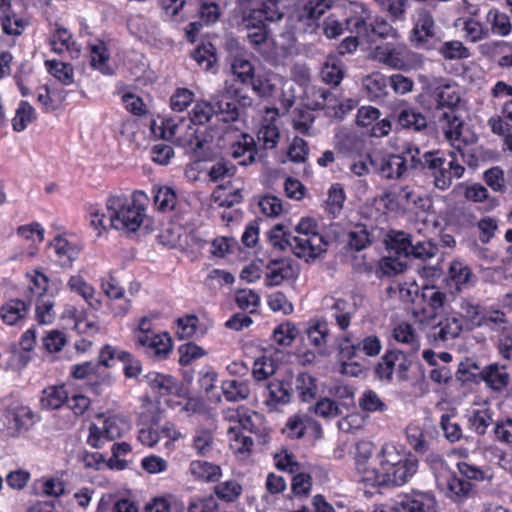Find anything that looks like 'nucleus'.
I'll list each match as a JSON object with an SVG mask.
<instances>
[{
  "mask_svg": "<svg viewBox=\"0 0 512 512\" xmlns=\"http://www.w3.org/2000/svg\"><path fill=\"white\" fill-rule=\"evenodd\" d=\"M440 427L444 432L445 438L450 443L458 442L463 437L460 424L453 421V416L450 414L446 413L441 416Z\"/></svg>",
  "mask_w": 512,
  "mask_h": 512,
  "instance_id": "nucleus-59",
  "label": "nucleus"
},
{
  "mask_svg": "<svg viewBox=\"0 0 512 512\" xmlns=\"http://www.w3.org/2000/svg\"><path fill=\"white\" fill-rule=\"evenodd\" d=\"M355 466L360 476V481L367 484L368 472L374 471L375 467H370L368 461L373 455L374 445L370 441H359L355 447Z\"/></svg>",
  "mask_w": 512,
  "mask_h": 512,
  "instance_id": "nucleus-23",
  "label": "nucleus"
},
{
  "mask_svg": "<svg viewBox=\"0 0 512 512\" xmlns=\"http://www.w3.org/2000/svg\"><path fill=\"white\" fill-rule=\"evenodd\" d=\"M313 412L324 418V419H334L341 415V409L338 404L329 398H322L318 400L313 406Z\"/></svg>",
  "mask_w": 512,
  "mask_h": 512,
  "instance_id": "nucleus-60",
  "label": "nucleus"
},
{
  "mask_svg": "<svg viewBox=\"0 0 512 512\" xmlns=\"http://www.w3.org/2000/svg\"><path fill=\"white\" fill-rule=\"evenodd\" d=\"M215 443L214 435L209 429H197L192 440V447L198 455L206 457Z\"/></svg>",
  "mask_w": 512,
  "mask_h": 512,
  "instance_id": "nucleus-41",
  "label": "nucleus"
},
{
  "mask_svg": "<svg viewBox=\"0 0 512 512\" xmlns=\"http://www.w3.org/2000/svg\"><path fill=\"white\" fill-rule=\"evenodd\" d=\"M493 423V412L489 408L476 409L468 416V424L478 435H484Z\"/></svg>",
  "mask_w": 512,
  "mask_h": 512,
  "instance_id": "nucleus-33",
  "label": "nucleus"
},
{
  "mask_svg": "<svg viewBox=\"0 0 512 512\" xmlns=\"http://www.w3.org/2000/svg\"><path fill=\"white\" fill-rule=\"evenodd\" d=\"M328 325L325 321H315L306 330L311 345L317 348H324L328 338Z\"/></svg>",
  "mask_w": 512,
  "mask_h": 512,
  "instance_id": "nucleus-49",
  "label": "nucleus"
},
{
  "mask_svg": "<svg viewBox=\"0 0 512 512\" xmlns=\"http://www.w3.org/2000/svg\"><path fill=\"white\" fill-rule=\"evenodd\" d=\"M459 309L461 318L471 325L468 329L473 327L484 326L483 321V307L480 302L473 297H462L459 300Z\"/></svg>",
  "mask_w": 512,
  "mask_h": 512,
  "instance_id": "nucleus-22",
  "label": "nucleus"
},
{
  "mask_svg": "<svg viewBox=\"0 0 512 512\" xmlns=\"http://www.w3.org/2000/svg\"><path fill=\"white\" fill-rule=\"evenodd\" d=\"M360 409L367 413H383L387 410L386 403L371 389H366L358 399Z\"/></svg>",
  "mask_w": 512,
  "mask_h": 512,
  "instance_id": "nucleus-38",
  "label": "nucleus"
},
{
  "mask_svg": "<svg viewBox=\"0 0 512 512\" xmlns=\"http://www.w3.org/2000/svg\"><path fill=\"white\" fill-rule=\"evenodd\" d=\"M33 412L27 407H17L9 413V421L18 431H27L33 425Z\"/></svg>",
  "mask_w": 512,
  "mask_h": 512,
  "instance_id": "nucleus-51",
  "label": "nucleus"
},
{
  "mask_svg": "<svg viewBox=\"0 0 512 512\" xmlns=\"http://www.w3.org/2000/svg\"><path fill=\"white\" fill-rule=\"evenodd\" d=\"M68 400V393L63 385L49 386L42 391L40 407L45 410L60 408Z\"/></svg>",
  "mask_w": 512,
  "mask_h": 512,
  "instance_id": "nucleus-25",
  "label": "nucleus"
},
{
  "mask_svg": "<svg viewBox=\"0 0 512 512\" xmlns=\"http://www.w3.org/2000/svg\"><path fill=\"white\" fill-rule=\"evenodd\" d=\"M316 102L315 106L318 109L324 108H338L341 114L345 113L344 105L340 103L334 93L329 89L319 88L315 91Z\"/></svg>",
  "mask_w": 512,
  "mask_h": 512,
  "instance_id": "nucleus-57",
  "label": "nucleus"
},
{
  "mask_svg": "<svg viewBox=\"0 0 512 512\" xmlns=\"http://www.w3.org/2000/svg\"><path fill=\"white\" fill-rule=\"evenodd\" d=\"M121 435L122 429L116 419L108 418L103 421L102 426L90 424L87 442L94 448H101L106 442L113 441Z\"/></svg>",
  "mask_w": 512,
  "mask_h": 512,
  "instance_id": "nucleus-13",
  "label": "nucleus"
},
{
  "mask_svg": "<svg viewBox=\"0 0 512 512\" xmlns=\"http://www.w3.org/2000/svg\"><path fill=\"white\" fill-rule=\"evenodd\" d=\"M328 5L322 1L309 0L299 6L294 12L296 27L304 33H313L319 27V19L325 13Z\"/></svg>",
  "mask_w": 512,
  "mask_h": 512,
  "instance_id": "nucleus-9",
  "label": "nucleus"
},
{
  "mask_svg": "<svg viewBox=\"0 0 512 512\" xmlns=\"http://www.w3.org/2000/svg\"><path fill=\"white\" fill-rule=\"evenodd\" d=\"M414 366H422L414 352L388 350L380 358L374 372L382 382H391L394 373L398 382H407L410 380L409 372Z\"/></svg>",
  "mask_w": 512,
  "mask_h": 512,
  "instance_id": "nucleus-5",
  "label": "nucleus"
},
{
  "mask_svg": "<svg viewBox=\"0 0 512 512\" xmlns=\"http://www.w3.org/2000/svg\"><path fill=\"white\" fill-rule=\"evenodd\" d=\"M423 301L433 311H437L442 308L446 302V293L440 291L434 286H425L421 293Z\"/></svg>",
  "mask_w": 512,
  "mask_h": 512,
  "instance_id": "nucleus-63",
  "label": "nucleus"
},
{
  "mask_svg": "<svg viewBox=\"0 0 512 512\" xmlns=\"http://www.w3.org/2000/svg\"><path fill=\"white\" fill-rule=\"evenodd\" d=\"M374 229H369L364 224H358L348 233V246L355 250L361 251L371 245L373 241Z\"/></svg>",
  "mask_w": 512,
  "mask_h": 512,
  "instance_id": "nucleus-28",
  "label": "nucleus"
},
{
  "mask_svg": "<svg viewBox=\"0 0 512 512\" xmlns=\"http://www.w3.org/2000/svg\"><path fill=\"white\" fill-rule=\"evenodd\" d=\"M397 512H439L432 492L412 491L397 503Z\"/></svg>",
  "mask_w": 512,
  "mask_h": 512,
  "instance_id": "nucleus-12",
  "label": "nucleus"
},
{
  "mask_svg": "<svg viewBox=\"0 0 512 512\" xmlns=\"http://www.w3.org/2000/svg\"><path fill=\"white\" fill-rule=\"evenodd\" d=\"M222 391L227 401L245 400L250 395V389L245 382L228 380L222 383Z\"/></svg>",
  "mask_w": 512,
  "mask_h": 512,
  "instance_id": "nucleus-39",
  "label": "nucleus"
},
{
  "mask_svg": "<svg viewBox=\"0 0 512 512\" xmlns=\"http://www.w3.org/2000/svg\"><path fill=\"white\" fill-rule=\"evenodd\" d=\"M268 240L273 248L285 250L290 248L293 252V235L285 230L283 224H276L268 232Z\"/></svg>",
  "mask_w": 512,
  "mask_h": 512,
  "instance_id": "nucleus-37",
  "label": "nucleus"
},
{
  "mask_svg": "<svg viewBox=\"0 0 512 512\" xmlns=\"http://www.w3.org/2000/svg\"><path fill=\"white\" fill-rule=\"evenodd\" d=\"M388 78L384 75L376 73L368 76L364 80V86L371 100L382 101L387 95Z\"/></svg>",
  "mask_w": 512,
  "mask_h": 512,
  "instance_id": "nucleus-30",
  "label": "nucleus"
},
{
  "mask_svg": "<svg viewBox=\"0 0 512 512\" xmlns=\"http://www.w3.org/2000/svg\"><path fill=\"white\" fill-rule=\"evenodd\" d=\"M446 158L447 156L441 151H426V159H424L425 161L422 173L425 176L432 178L433 181Z\"/></svg>",
  "mask_w": 512,
  "mask_h": 512,
  "instance_id": "nucleus-53",
  "label": "nucleus"
},
{
  "mask_svg": "<svg viewBox=\"0 0 512 512\" xmlns=\"http://www.w3.org/2000/svg\"><path fill=\"white\" fill-rule=\"evenodd\" d=\"M231 70L233 74L241 81V83L246 84L253 78L254 68L250 61L241 58L235 57L231 62Z\"/></svg>",
  "mask_w": 512,
  "mask_h": 512,
  "instance_id": "nucleus-61",
  "label": "nucleus"
},
{
  "mask_svg": "<svg viewBox=\"0 0 512 512\" xmlns=\"http://www.w3.org/2000/svg\"><path fill=\"white\" fill-rule=\"evenodd\" d=\"M145 200L142 191H135L131 198L125 195L110 196L106 201V212L98 208L90 210V223L95 229L136 232L145 217Z\"/></svg>",
  "mask_w": 512,
  "mask_h": 512,
  "instance_id": "nucleus-1",
  "label": "nucleus"
},
{
  "mask_svg": "<svg viewBox=\"0 0 512 512\" xmlns=\"http://www.w3.org/2000/svg\"><path fill=\"white\" fill-rule=\"evenodd\" d=\"M373 56L378 62L396 70H405L409 67V51L404 45L377 46Z\"/></svg>",
  "mask_w": 512,
  "mask_h": 512,
  "instance_id": "nucleus-11",
  "label": "nucleus"
},
{
  "mask_svg": "<svg viewBox=\"0 0 512 512\" xmlns=\"http://www.w3.org/2000/svg\"><path fill=\"white\" fill-rule=\"evenodd\" d=\"M377 466L368 472L367 485L380 488H397L410 481L418 469V459L395 445H382L375 458Z\"/></svg>",
  "mask_w": 512,
  "mask_h": 512,
  "instance_id": "nucleus-2",
  "label": "nucleus"
},
{
  "mask_svg": "<svg viewBox=\"0 0 512 512\" xmlns=\"http://www.w3.org/2000/svg\"><path fill=\"white\" fill-rule=\"evenodd\" d=\"M464 329L463 320L456 316H448L433 325L429 338L435 342H447L457 338Z\"/></svg>",
  "mask_w": 512,
  "mask_h": 512,
  "instance_id": "nucleus-16",
  "label": "nucleus"
},
{
  "mask_svg": "<svg viewBox=\"0 0 512 512\" xmlns=\"http://www.w3.org/2000/svg\"><path fill=\"white\" fill-rule=\"evenodd\" d=\"M174 143L183 148L187 154L195 161H200L205 158L204 145L205 139L200 138L197 134V130L188 126L187 131L183 135H177Z\"/></svg>",
  "mask_w": 512,
  "mask_h": 512,
  "instance_id": "nucleus-18",
  "label": "nucleus"
},
{
  "mask_svg": "<svg viewBox=\"0 0 512 512\" xmlns=\"http://www.w3.org/2000/svg\"><path fill=\"white\" fill-rule=\"evenodd\" d=\"M27 304L20 299H12L0 309V317L8 325H14L27 313Z\"/></svg>",
  "mask_w": 512,
  "mask_h": 512,
  "instance_id": "nucleus-29",
  "label": "nucleus"
},
{
  "mask_svg": "<svg viewBox=\"0 0 512 512\" xmlns=\"http://www.w3.org/2000/svg\"><path fill=\"white\" fill-rule=\"evenodd\" d=\"M438 252V247L430 240L412 242L409 258L427 260L433 258Z\"/></svg>",
  "mask_w": 512,
  "mask_h": 512,
  "instance_id": "nucleus-62",
  "label": "nucleus"
},
{
  "mask_svg": "<svg viewBox=\"0 0 512 512\" xmlns=\"http://www.w3.org/2000/svg\"><path fill=\"white\" fill-rule=\"evenodd\" d=\"M437 30L432 14L424 8L418 9L410 41L416 48L430 49L438 40Z\"/></svg>",
  "mask_w": 512,
  "mask_h": 512,
  "instance_id": "nucleus-7",
  "label": "nucleus"
},
{
  "mask_svg": "<svg viewBox=\"0 0 512 512\" xmlns=\"http://www.w3.org/2000/svg\"><path fill=\"white\" fill-rule=\"evenodd\" d=\"M400 155H402V159H405L406 161V173L409 170L422 173L424 168V159H426V152H421L420 148L409 144Z\"/></svg>",
  "mask_w": 512,
  "mask_h": 512,
  "instance_id": "nucleus-43",
  "label": "nucleus"
},
{
  "mask_svg": "<svg viewBox=\"0 0 512 512\" xmlns=\"http://www.w3.org/2000/svg\"><path fill=\"white\" fill-rule=\"evenodd\" d=\"M50 249L53 250L54 262L62 268H70L79 255L78 248L61 236L53 239Z\"/></svg>",
  "mask_w": 512,
  "mask_h": 512,
  "instance_id": "nucleus-19",
  "label": "nucleus"
},
{
  "mask_svg": "<svg viewBox=\"0 0 512 512\" xmlns=\"http://www.w3.org/2000/svg\"><path fill=\"white\" fill-rule=\"evenodd\" d=\"M397 123L401 128L416 132L423 131L427 127V119L414 107H405L397 115Z\"/></svg>",
  "mask_w": 512,
  "mask_h": 512,
  "instance_id": "nucleus-24",
  "label": "nucleus"
},
{
  "mask_svg": "<svg viewBox=\"0 0 512 512\" xmlns=\"http://www.w3.org/2000/svg\"><path fill=\"white\" fill-rule=\"evenodd\" d=\"M267 286H278L286 280H294L299 275V267L291 258L271 259L266 265Z\"/></svg>",
  "mask_w": 512,
  "mask_h": 512,
  "instance_id": "nucleus-10",
  "label": "nucleus"
},
{
  "mask_svg": "<svg viewBox=\"0 0 512 512\" xmlns=\"http://www.w3.org/2000/svg\"><path fill=\"white\" fill-rule=\"evenodd\" d=\"M482 369L477 362L470 358L461 361L456 372L457 380L466 383H479L482 380Z\"/></svg>",
  "mask_w": 512,
  "mask_h": 512,
  "instance_id": "nucleus-36",
  "label": "nucleus"
},
{
  "mask_svg": "<svg viewBox=\"0 0 512 512\" xmlns=\"http://www.w3.org/2000/svg\"><path fill=\"white\" fill-rule=\"evenodd\" d=\"M451 498L456 502H461L469 496L472 491V484L460 475H451L447 482Z\"/></svg>",
  "mask_w": 512,
  "mask_h": 512,
  "instance_id": "nucleus-42",
  "label": "nucleus"
},
{
  "mask_svg": "<svg viewBox=\"0 0 512 512\" xmlns=\"http://www.w3.org/2000/svg\"><path fill=\"white\" fill-rule=\"evenodd\" d=\"M487 19L491 22L493 33L506 36L511 32L512 24L506 13L491 9L487 14Z\"/></svg>",
  "mask_w": 512,
  "mask_h": 512,
  "instance_id": "nucleus-48",
  "label": "nucleus"
},
{
  "mask_svg": "<svg viewBox=\"0 0 512 512\" xmlns=\"http://www.w3.org/2000/svg\"><path fill=\"white\" fill-rule=\"evenodd\" d=\"M407 260L401 256L389 254L379 261L376 274L379 278H382L403 273L407 268Z\"/></svg>",
  "mask_w": 512,
  "mask_h": 512,
  "instance_id": "nucleus-26",
  "label": "nucleus"
},
{
  "mask_svg": "<svg viewBox=\"0 0 512 512\" xmlns=\"http://www.w3.org/2000/svg\"><path fill=\"white\" fill-rule=\"evenodd\" d=\"M346 29L357 34L367 43H374L378 39L397 37V31L383 18L371 17L363 12L346 20Z\"/></svg>",
  "mask_w": 512,
  "mask_h": 512,
  "instance_id": "nucleus-6",
  "label": "nucleus"
},
{
  "mask_svg": "<svg viewBox=\"0 0 512 512\" xmlns=\"http://www.w3.org/2000/svg\"><path fill=\"white\" fill-rule=\"evenodd\" d=\"M216 114V108L210 102L197 101L190 113V121L193 125H204Z\"/></svg>",
  "mask_w": 512,
  "mask_h": 512,
  "instance_id": "nucleus-45",
  "label": "nucleus"
},
{
  "mask_svg": "<svg viewBox=\"0 0 512 512\" xmlns=\"http://www.w3.org/2000/svg\"><path fill=\"white\" fill-rule=\"evenodd\" d=\"M36 111L27 101H20L12 119V127L15 131L21 132L27 128L29 124L36 120Z\"/></svg>",
  "mask_w": 512,
  "mask_h": 512,
  "instance_id": "nucleus-32",
  "label": "nucleus"
},
{
  "mask_svg": "<svg viewBox=\"0 0 512 512\" xmlns=\"http://www.w3.org/2000/svg\"><path fill=\"white\" fill-rule=\"evenodd\" d=\"M192 58L205 71H209L216 62L215 47L210 43L199 45L193 52Z\"/></svg>",
  "mask_w": 512,
  "mask_h": 512,
  "instance_id": "nucleus-44",
  "label": "nucleus"
},
{
  "mask_svg": "<svg viewBox=\"0 0 512 512\" xmlns=\"http://www.w3.org/2000/svg\"><path fill=\"white\" fill-rule=\"evenodd\" d=\"M278 364L268 356H262L254 361L252 374L257 381L266 380L276 373Z\"/></svg>",
  "mask_w": 512,
  "mask_h": 512,
  "instance_id": "nucleus-47",
  "label": "nucleus"
},
{
  "mask_svg": "<svg viewBox=\"0 0 512 512\" xmlns=\"http://www.w3.org/2000/svg\"><path fill=\"white\" fill-rule=\"evenodd\" d=\"M464 172V166L458 163L454 153H450L435 175L433 184L437 189L444 191L452 185L453 179L461 178Z\"/></svg>",
  "mask_w": 512,
  "mask_h": 512,
  "instance_id": "nucleus-17",
  "label": "nucleus"
},
{
  "mask_svg": "<svg viewBox=\"0 0 512 512\" xmlns=\"http://www.w3.org/2000/svg\"><path fill=\"white\" fill-rule=\"evenodd\" d=\"M154 202L158 210L162 212L171 211L177 203L176 192L168 186L160 187L155 192Z\"/></svg>",
  "mask_w": 512,
  "mask_h": 512,
  "instance_id": "nucleus-50",
  "label": "nucleus"
},
{
  "mask_svg": "<svg viewBox=\"0 0 512 512\" xmlns=\"http://www.w3.org/2000/svg\"><path fill=\"white\" fill-rule=\"evenodd\" d=\"M171 350L172 340L167 333L153 334L145 348V353L158 360H163L169 355Z\"/></svg>",
  "mask_w": 512,
  "mask_h": 512,
  "instance_id": "nucleus-27",
  "label": "nucleus"
},
{
  "mask_svg": "<svg viewBox=\"0 0 512 512\" xmlns=\"http://www.w3.org/2000/svg\"><path fill=\"white\" fill-rule=\"evenodd\" d=\"M435 109L433 117L449 140H458L462 134L463 121L457 115L460 95L456 85L444 84L433 91Z\"/></svg>",
  "mask_w": 512,
  "mask_h": 512,
  "instance_id": "nucleus-3",
  "label": "nucleus"
},
{
  "mask_svg": "<svg viewBox=\"0 0 512 512\" xmlns=\"http://www.w3.org/2000/svg\"><path fill=\"white\" fill-rule=\"evenodd\" d=\"M48 71L62 84L69 85L73 82V68L70 64L56 60L47 61Z\"/></svg>",
  "mask_w": 512,
  "mask_h": 512,
  "instance_id": "nucleus-54",
  "label": "nucleus"
},
{
  "mask_svg": "<svg viewBox=\"0 0 512 512\" xmlns=\"http://www.w3.org/2000/svg\"><path fill=\"white\" fill-rule=\"evenodd\" d=\"M332 317L335 319L337 325L341 330H346L351 322V317L354 314V307L344 299L334 300L331 306Z\"/></svg>",
  "mask_w": 512,
  "mask_h": 512,
  "instance_id": "nucleus-34",
  "label": "nucleus"
},
{
  "mask_svg": "<svg viewBox=\"0 0 512 512\" xmlns=\"http://www.w3.org/2000/svg\"><path fill=\"white\" fill-rule=\"evenodd\" d=\"M482 380L493 392H503L510 383V374L505 364L493 362L482 368Z\"/></svg>",
  "mask_w": 512,
  "mask_h": 512,
  "instance_id": "nucleus-15",
  "label": "nucleus"
},
{
  "mask_svg": "<svg viewBox=\"0 0 512 512\" xmlns=\"http://www.w3.org/2000/svg\"><path fill=\"white\" fill-rule=\"evenodd\" d=\"M293 393L297 392L301 402H311L316 399L318 387L316 379L307 372H301L292 377Z\"/></svg>",
  "mask_w": 512,
  "mask_h": 512,
  "instance_id": "nucleus-20",
  "label": "nucleus"
},
{
  "mask_svg": "<svg viewBox=\"0 0 512 512\" xmlns=\"http://www.w3.org/2000/svg\"><path fill=\"white\" fill-rule=\"evenodd\" d=\"M483 178L493 191L500 193L506 191L504 172L500 167L496 166L486 170Z\"/></svg>",
  "mask_w": 512,
  "mask_h": 512,
  "instance_id": "nucleus-64",
  "label": "nucleus"
},
{
  "mask_svg": "<svg viewBox=\"0 0 512 512\" xmlns=\"http://www.w3.org/2000/svg\"><path fill=\"white\" fill-rule=\"evenodd\" d=\"M268 398L266 404L271 408H277L280 405H286L292 401L293 387L292 375L282 379H274L267 384Z\"/></svg>",
  "mask_w": 512,
  "mask_h": 512,
  "instance_id": "nucleus-14",
  "label": "nucleus"
},
{
  "mask_svg": "<svg viewBox=\"0 0 512 512\" xmlns=\"http://www.w3.org/2000/svg\"><path fill=\"white\" fill-rule=\"evenodd\" d=\"M449 272L459 290L462 287H469L471 285L473 273L468 266L463 265L461 262H453Z\"/></svg>",
  "mask_w": 512,
  "mask_h": 512,
  "instance_id": "nucleus-55",
  "label": "nucleus"
},
{
  "mask_svg": "<svg viewBox=\"0 0 512 512\" xmlns=\"http://www.w3.org/2000/svg\"><path fill=\"white\" fill-rule=\"evenodd\" d=\"M145 379L147 384L160 395L170 394L175 387V379L170 375L150 372Z\"/></svg>",
  "mask_w": 512,
  "mask_h": 512,
  "instance_id": "nucleus-40",
  "label": "nucleus"
},
{
  "mask_svg": "<svg viewBox=\"0 0 512 512\" xmlns=\"http://www.w3.org/2000/svg\"><path fill=\"white\" fill-rule=\"evenodd\" d=\"M216 114L222 115V121L234 122L239 117L237 99H226L214 97Z\"/></svg>",
  "mask_w": 512,
  "mask_h": 512,
  "instance_id": "nucleus-46",
  "label": "nucleus"
},
{
  "mask_svg": "<svg viewBox=\"0 0 512 512\" xmlns=\"http://www.w3.org/2000/svg\"><path fill=\"white\" fill-rule=\"evenodd\" d=\"M373 171L385 179H402L406 174V161L400 154L367 157Z\"/></svg>",
  "mask_w": 512,
  "mask_h": 512,
  "instance_id": "nucleus-8",
  "label": "nucleus"
},
{
  "mask_svg": "<svg viewBox=\"0 0 512 512\" xmlns=\"http://www.w3.org/2000/svg\"><path fill=\"white\" fill-rule=\"evenodd\" d=\"M393 335L397 342L410 345V352H414L416 354L417 350L419 349V344L416 340V335L412 325L408 323L399 324L394 329Z\"/></svg>",
  "mask_w": 512,
  "mask_h": 512,
  "instance_id": "nucleus-56",
  "label": "nucleus"
},
{
  "mask_svg": "<svg viewBox=\"0 0 512 512\" xmlns=\"http://www.w3.org/2000/svg\"><path fill=\"white\" fill-rule=\"evenodd\" d=\"M189 470L195 478L207 482L217 481L221 475L219 466L200 460L192 461Z\"/></svg>",
  "mask_w": 512,
  "mask_h": 512,
  "instance_id": "nucleus-35",
  "label": "nucleus"
},
{
  "mask_svg": "<svg viewBox=\"0 0 512 512\" xmlns=\"http://www.w3.org/2000/svg\"><path fill=\"white\" fill-rule=\"evenodd\" d=\"M293 235V254L304 258L306 262L315 260L326 252L328 242L317 230L316 222L311 218L302 219L295 227Z\"/></svg>",
  "mask_w": 512,
  "mask_h": 512,
  "instance_id": "nucleus-4",
  "label": "nucleus"
},
{
  "mask_svg": "<svg viewBox=\"0 0 512 512\" xmlns=\"http://www.w3.org/2000/svg\"><path fill=\"white\" fill-rule=\"evenodd\" d=\"M297 335V328L290 322L280 324L273 331L274 341L281 346L291 345Z\"/></svg>",
  "mask_w": 512,
  "mask_h": 512,
  "instance_id": "nucleus-58",
  "label": "nucleus"
},
{
  "mask_svg": "<svg viewBox=\"0 0 512 512\" xmlns=\"http://www.w3.org/2000/svg\"><path fill=\"white\" fill-rule=\"evenodd\" d=\"M344 70L342 63L335 57L327 58L321 67L320 77L326 84L338 86L343 79Z\"/></svg>",
  "mask_w": 512,
  "mask_h": 512,
  "instance_id": "nucleus-31",
  "label": "nucleus"
},
{
  "mask_svg": "<svg viewBox=\"0 0 512 512\" xmlns=\"http://www.w3.org/2000/svg\"><path fill=\"white\" fill-rule=\"evenodd\" d=\"M412 242L411 234L397 230H391L385 239L389 254L398 255L405 259H409Z\"/></svg>",
  "mask_w": 512,
  "mask_h": 512,
  "instance_id": "nucleus-21",
  "label": "nucleus"
},
{
  "mask_svg": "<svg viewBox=\"0 0 512 512\" xmlns=\"http://www.w3.org/2000/svg\"><path fill=\"white\" fill-rule=\"evenodd\" d=\"M345 193L342 186L338 183L333 184L328 191V198L325 202L326 210L329 214L336 216L343 208Z\"/></svg>",
  "mask_w": 512,
  "mask_h": 512,
  "instance_id": "nucleus-52",
  "label": "nucleus"
}]
</instances>
